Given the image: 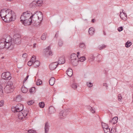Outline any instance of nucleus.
<instances>
[{
    "label": "nucleus",
    "mask_w": 133,
    "mask_h": 133,
    "mask_svg": "<svg viewBox=\"0 0 133 133\" xmlns=\"http://www.w3.org/2000/svg\"><path fill=\"white\" fill-rule=\"evenodd\" d=\"M11 37L10 36L5 35L3 38L0 40V49L4 48L6 49L11 50L13 48V45L10 43Z\"/></svg>",
    "instance_id": "f257e3e1"
},
{
    "label": "nucleus",
    "mask_w": 133,
    "mask_h": 133,
    "mask_svg": "<svg viewBox=\"0 0 133 133\" xmlns=\"http://www.w3.org/2000/svg\"><path fill=\"white\" fill-rule=\"evenodd\" d=\"M7 14L4 21L8 23L10 21H14L16 18V14L14 11L10 9H7Z\"/></svg>",
    "instance_id": "f03ea898"
},
{
    "label": "nucleus",
    "mask_w": 133,
    "mask_h": 133,
    "mask_svg": "<svg viewBox=\"0 0 133 133\" xmlns=\"http://www.w3.org/2000/svg\"><path fill=\"white\" fill-rule=\"evenodd\" d=\"M20 36L17 34L13 36V39L11 38V42L10 43L11 44L13 45V48L15 44H19L21 43Z\"/></svg>",
    "instance_id": "7ed1b4c3"
},
{
    "label": "nucleus",
    "mask_w": 133,
    "mask_h": 133,
    "mask_svg": "<svg viewBox=\"0 0 133 133\" xmlns=\"http://www.w3.org/2000/svg\"><path fill=\"white\" fill-rule=\"evenodd\" d=\"M6 85L4 88V91L7 94L11 93L14 91V86L12 83L10 81H9L6 83Z\"/></svg>",
    "instance_id": "20e7f679"
},
{
    "label": "nucleus",
    "mask_w": 133,
    "mask_h": 133,
    "mask_svg": "<svg viewBox=\"0 0 133 133\" xmlns=\"http://www.w3.org/2000/svg\"><path fill=\"white\" fill-rule=\"evenodd\" d=\"M42 4V2L38 0H34L29 5V7L34 8L37 9L41 6Z\"/></svg>",
    "instance_id": "39448f33"
},
{
    "label": "nucleus",
    "mask_w": 133,
    "mask_h": 133,
    "mask_svg": "<svg viewBox=\"0 0 133 133\" xmlns=\"http://www.w3.org/2000/svg\"><path fill=\"white\" fill-rule=\"evenodd\" d=\"M30 16V14L28 11L26 12H23L20 17V21L23 22V20L29 18Z\"/></svg>",
    "instance_id": "423d86ee"
},
{
    "label": "nucleus",
    "mask_w": 133,
    "mask_h": 133,
    "mask_svg": "<svg viewBox=\"0 0 133 133\" xmlns=\"http://www.w3.org/2000/svg\"><path fill=\"white\" fill-rule=\"evenodd\" d=\"M2 78L5 80H9L11 78V74L8 72H5L2 74Z\"/></svg>",
    "instance_id": "0eeeda50"
},
{
    "label": "nucleus",
    "mask_w": 133,
    "mask_h": 133,
    "mask_svg": "<svg viewBox=\"0 0 133 133\" xmlns=\"http://www.w3.org/2000/svg\"><path fill=\"white\" fill-rule=\"evenodd\" d=\"M32 20L30 17L25 20H23V22H21L25 26H27L30 25L32 23Z\"/></svg>",
    "instance_id": "6e6552de"
},
{
    "label": "nucleus",
    "mask_w": 133,
    "mask_h": 133,
    "mask_svg": "<svg viewBox=\"0 0 133 133\" xmlns=\"http://www.w3.org/2000/svg\"><path fill=\"white\" fill-rule=\"evenodd\" d=\"M7 9H2L0 12V16L2 19L4 21L6 18V15L7 13H6Z\"/></svg>",
    "instance_id": "1a4fd4ad"
},
{
    "label": "nucleus",
    "mask_w": 133,
    "mask_h": 133,
    "mask_svg": "<svg viewBox=\"0 0 133 133\" xmlns=\"http://www.w3.org/2000/svg\"><path fill=\"white\" fill-rule=\"evenodd\" d=\"M69 112L68 110L64 111H61L59 113V116L60 118H63L65 117L68 114Z\"/></svg>",
    "instance_id": "9d476101"
},
{
    "label": "nucleus",
    "mask_w": 133,
    "mask_h": 133,
    "mask_svg": "<svg viewBox=\"0 0 133 133\" xmlns=\"http://www.w3.org/2000/svg\"><path fill=\"white\" fill-rule=\"evenodd\" d=\"M44 52H45L46 54L52 56L53 54L52 51L50 50V46H48L46 49L44 50Z\"/></svg>",
    "instance_id": "9b49d317"
},
{
    "label": "nucleus",
    "mask_w": 133,
    "mask_h": 133,
    "mask_svg": "<svg viewBox=\"0 0 133 133\" xmlns=\"http://www.w3.org/2000/svg\"><path fill=\"white\" fill-rule=\"evenodd\" d=\"M38 11H36L30 16V18H31L32 21H36L38 19Z\"/></svg>",
    "instance_id": "f8f14e48"
},
{
    "label": "nucleus",
    "mask_w": 133,
    "mask_h": 133,
    "mask_svg": "<svg viewBox=\"0 0 133 133\" xmlns=\"http://www.w3.org/2000/svg\"><path fill=\"white\" fill-rule=\"evenodd\" d=\"M57 62L51 63L49 65V67L51 70H53L56 69L58 65Z\"/></svg>",
    "instance_id": "ddd939ff"
},
{
    "label": "nucleus",
    "mask_w": 133,
    "mask_h": 133,
    "mask_svg": "<svg viewBox=\"0 0 133 133\" xmlns=\"http://www.w3.org/2000/svg\"><path fill=\"white\" fill-rule=\"evenodd\" d=\"M11 110L12 112L15 113L17 112L19 113V112H21V111H22V110H20L19 108L17 107L16 106L13 108H12Z\"/></svg>",
    "instance_id": "4468645a"
},
{
    "label": "nucleus",
    "mask_w": 133,
    "mask_h": 133,
    "mask_svg": "<svg viewBox=\"0 0 133 133\" xmlns=\"http://www.w3.org/2000/svg\"><path fill=\"white\" fill-rule=\"evenodd\" d=\"M38 19L37 20L41 22L43 19V15L42 13L40 11H38Z\"/></svg>",
    "instance_id": "2eb2a0df"
},
{
    "label": "nucleus",
    "mask_w": 133,
    "mask_h": 133,
    "mask_svg": "<svg viewBox=\"0 0 133 133\" xmlns=\"http://www.w3.org/2000/svg\"><path fill=\"white\" fill-rule=\"evenodd\" d=\"M65 62V60L64 57H60L57 62L58 64H63Z\"/></svg>",
    "instance_id": "dca6fc26"
},
{
    "label": "nucleus",
    "mask_w": 133,
    "mask_h": 133,
    "mask_svg": "<svg viewBox=\"0 0 133 133\" xmlns=\"http://www.w3.org/2000/svg\"><path fill=\"white\" fill-rule=\"evenodd\" d=\"M118 118L117 117H114L111 120L109 121L110 123H112L113 124H115L117 122Z\"/></svg>",
    "instance_id": "f3484780"
},
{
    "label": "nucleus",
    "mask_w": 133,
    "mask_h": 133,
    "mask_svg": "<svg viewBox=\"0 0 133 133\" xmlns=\"http://www.w3.org/2000/svg\"><path fill=\"white\" fill-rule=\"evenodd\" d=\"M49 113L52 114L54 113L56 111L55 108L52 106H50L49 108Z\"/></svg>",
    "instance_id": "a211bd4d"
},
{
    "label": "nucleus",
    "mask_w": 133,
    "mask_h": 133,
    "mask_svg": "<svg viewBox=\"0 0 133 133\" xmlns=\"http://www.w3.org/2000/svg\"><path fill=\"white\" fill-rule=\"evenodd\" d=\"M37 21L38 20H36V21H32V22L33 25L36 27L39 26L41 23V22L39 21Z\"/></svg>",
    "instance_id": "6ab92c4d"
},
{
    "label": "nucleus",
    "mask_w": 133,
    "mask_h": 133,
    "mask_svg": "<svg viewBox=\"0 0 133 133\" xmlns=\"http://www.w3.org/2000/svg\"><path fill=\"white\" fill-rule=\"evenodd\" d=\"M49 125L48 124V122H46L45 124L44 130L45 133H47L49 131Z\"/></svg>",
    "instance_id": "aec40b11"
},
{
    "label": "nucleus",
    "mask_w": 133,
    "mask_h": 133,
    "mask_svg": "<svg viewBox=\"0 0 133 133\" xmlns=\"http://www.w3.org/2000/svg\"><path fill=\"white\" fill-rule=\"evenodd\" d=\"M55 79L54 77H51L49 81V84L51 85H54L55 82Z\"/></svg>",
    "instance_id": "412c9836"
},
{
    "label": "nucleus",
    "mask_w": 133,
    "mask_h": 133,
    "mask_svg": "<svg viewBox=\"0 0 133 133\" xmlns=\"http://www.w3.org/2000/svg\"><path fill=\"white\" fill-rule=\"evenodd\" d=\"M71 59L70 60H74L75 59H78V58L77 57L76 55L74 53L72 54L71 55Z\"/></svg>",
    "instance_id": "4be33fe9"
},
{
    "label": "nucleus",
    "mask_w": 133,
    "mask_h": 133,
    "mask_svg": "<svg viewBox=\"0 0 133 133\" xmlns=\"http://www.w3.org/2000/svg\"><path fill=\"white\" fill-rule=\"evenodd\" d=\"M66 72L67 75L69 76H71L73 74L72 70L70 68H69Z\"/></svg>",
    "instance_id": "5701e85b"
},
{
    "label": "nucleus",
    "mask_w": 133,
    "mask_h": 133,
    "mask_svg": "<svg viewBox=\"0 0 133 133\" xmlns=\"http://www.w3.org/2000/svg\"><path fill=\"white\" fill-rule=\"evenodd\" d=\"M89 33L91 35H92L95 33V29L93 27L90 28L89 29Z\"/></svg>",
    "instance_id": "b1692460"
},
{
    "label": "nucleus",
    "mask_w": 133,
    "mask_h": 133,
    "mask_svg": "<svg viewBox=\"0 0 133 133\" xmlns=\"http://www.w3.org/2000/svg\"><path fill=\"white\" fill-rule=\"evenodd\" d=\"M72 65L74 66H76L78 64V59H75L70 61Z\"/></svg>",
    "instance_id": "393cba45"
},
{
    "label": "nucleus",
    "mask_w": 133,
    "mask_h": 133,
    "mask_svg": "<svg viewBox=\"0 0 133 133\" xmlns=\"http://www.w3.org/2000/svg\"><path fill=\"white\" fill-rule=\"evenodd\" d=\"M23 115L22 112H21L19 113V114H18V119H19L22 120L25 118V117Z\"/></svg>",
    "instance_id": "a878e982"
},
{
    "label": "nucleus",
    "mask_w": 133,
    "mask_h": 133,
    "mask_svg": "<svg viewBox=\"0 0 133 133\" xmlns=\"http://www.w3.org/2000/svg\"><path fill=\"white\" fill-rule=\"evenodd\" d=\"M95 59V57L93 55L91 54L90 55L89 57H88L89 61L90 62L93 61Z\"/></svg>",
    "instance_id": "bb28decb"
},
{
    "label": "nucleus",
    "mask_w": 133,
    "mask_h": 133,
    "mask_svg": "<svg viewBox=\"0 0 133 133\" xmlns=\"http://www.w3.org/2000/svg\"><path fill=\"white\" fill-rule=\"evenodd\" d=\"M40 62L38 61H36L33 63V65L36 68L40 65Z\"/></svg>",
    "instance_id": "cd10ccee"
},
{
    "label": "nucleus",
    "mask_w": 133,
    "mask_h": 133,
    "mask_svg": "<svg viewBox=\"0 0 133 133\" xmlns=\"http://www.w3.org/2000/svg\"><path fill=\"white\" fill-rule=\"evenodd\" d=\"M23 93H26L28 91V89L25 87L24 86H23L21 89Z\"/></svg>",
    "instance_id": "c85d7f7f"
},
{
    "label": "nucleus",
    "mask_w": 133,
    "mask_h": 133,
    "mask_svg": "<svg viewBox=\"0 0 133 133\" xmlns=\"http://www.w3.org/2000/svg\"><path fill=\"white\" fill-rule=\"evenodd\" d=\"M6 81L4 79H0V85L2 86L4 85L6 83Z\"/></svg>",
    "instance_id": "c756f323"
},
{
    "label": "nucleus",
    "mask_w": 133,
    "mask_h": 133,
    "mask_svg": "<svg viewBox=\"0 0 133 133\" xmlns=\"http://www.w3.org/2000/svg\"><path fill=\"white\" fill-rule=\"evenodd\" d=\"M22 98L20 95L17 96L16 97V101L18 102H19L22 100Z\"/></svg>",
    "instance_id": "7c9ffc66"
},
{
    "label": "nucleus",
    "mask_w": 133,
    "mask_h": 133,
    "mask_svg": "<svg viewBox=\"0 0 133 133\" xmlns=\"http://www.w3.org/2000/svg\"><path fill=\"white\" fill-rule=\"evenodd\" d=\"M101 124L103 129L109 128L108 125L102 122Z\"/></svg>",
    "instance_id": "2f4dec72"
},
{
    "label": "nucleus",
    "mask_w": 133,
    "mask_h": 133,
    "mask_svg": "<svg viewBox=\"0 0 133 133\" xmlns=\"http://www.w3.org/2000/svg\"><path fill=\"white\" fill-rule=\"evenodd\" d=\"M17 107L19 108L20 110H22L23 109V105L21 104H18L16 106Z\"/></svg>",
    "instance_id": "473e14b6"
},
{
    "label": "nucleus",
    "mask_w": 133,
    "mask_h": 133,
    "mask_svg": "<svg viewBox=\"0 0 133 133\" xmlns=\"http://www.w3.org/2000/svg\"><path fill=\"white\" fill-rule=\"evenodd\" d=\"M121 14H122V12H121L120 14V17L121 18H122V19H123L125 21L127 19V14H126L125 13H123V14H124V16H125V17L124 19H123V17H122V15Z\"/></svg>",
    "instance_id": "72a5a7b5"
},
{
    "label": "nucleus",
    "mask_w": 133,
    "mask_h": 133,
    "mask_svg": "<svg viewBox=\"0 0 133 133\" xmlns=\"http://www.w3.org/2000/svg\"><path fill=\"white\" fill-rule=\"evenodd\" d=\"M46 35L45 33L43 34L41 37V39L43 40H45L46 38Z\"/></svg>",
    "instance_id": "f704fd0d"
},
{
    "label": "nucleus",
    "mask_w": 133,
    "mask_h": 133,
    "mask_svg": "<svg viewBox=\"0 0 133 133\" xmlns=\"http://www.w3.org/2000/svg\"><path fill=\"white\" fill-rule=\"evenodd\" d=\"M131 45V42L129 41H127L125 43V46L127 48H129Z\"/></svg>",
    "instance_id": "c9c22d12"
},
{
    "label": "nucleus",
    "mask_w": 133,
    "mask_h": 133,
    "mask_svg": "<svg viewBox=\"0 0 133 133\" xmlns=\"http://www.w3.org/2000/svg\"><path fill=\"white\" fill-rule=\"evenodd\" d=\"M89 110L91 111L92 113H95V111L92 109V108L90 106H88L87 107Z\"/></svg>",
    "instance_id": "e433bc0d"
},
{
    "label": "nucleus",
    "mask_w": 133,
    "mask_h": 133,
    "mask_svg": "<svg viewBox=\"0 0 133 133\" xmlns=\"http://www.w3.org/2000/svg\"><path fill=\"white\" fill-rule=\"evenodd\" d=\"M77 83H74L71 84V86L72 88L75 90L77 88Z\"/></svg>",
    "instance_id": "4c0bfd02"
},
{
    "label": "nucleus",
    "mask_w": 133,
    "mask_h": 133,
    "mask_svg": "<svg viewBox=\"0 0 133 133\" xmlns=\"http://www.w3.org/2000/svg\"><path fill=\"white\" fill-rule=\"evenodd\" d=\"M39 107L41 108H43L45 106V104L44 102H41L39 104Z\"/></svg>",
    "instance_id": "58836bf2"
},
{
    "label": "nucleus",
    "mask_w": 133,
    "mask_h": 133,
    "mask_svg": "<svg viewBox=\"0 0 133 133\" xmlns=\"http://www.w3.org/2000/svg\"><path fill=\"white\" fill-rule=\"evenodd\" d=\"M35 88L34 87H33L31 88L29 90V92L30 93H34L35 91Z\"/></svg>",
    "instance_id": "ea45409f"
},
{
    "label": "nucleus",
    "mask_w": 133,
    "mask_h": 133,
    "mask_svg": "<svg viewBox=\"0 0 133 133\" xmlns=\"http://www.w3.org/2000/svg\"><path fill=\"white\" fill-rule=\"evenodd\" d=\"M106 47V45L104 44L99 45L98 46V48L99 50H101L103 48H104Z\"/></svg>",
    "instance_id": "a19ab883"
},
{
    "label": "nucleus",
    "mask_w": 133,
    "mask_h": 133,
    "mask_svg": "<svg viewBox=\"0 0 133 133\" xmlns=\"http://www.w3.org/2000/svg\"><path fill=\"white\" fill-rule=\"evenodd\" d=\"M36 83L37 85H40L42 84V81L41 80L39 79L37 80Z\"/></svg>",
    "instance_id": "79ce46f5"
},
{
    "label": "nucleus",
    "mask_w": 133,
    "mask_h": 133,
    "mask_svg": "<svg viewBox=\"0 0 133 133\" xmlns=\"http://www.w3.org/2000/svg\"><path fill=\"white\" fill-rule=\"evenodd\" d=\"M63 41L61 39H59L58 42V45L59 46H62L63 44Z\"/></svg>",
    "instance_id": "37998d69"
},
{
    "label": "nucleus",
    "mask_w": 133,
    "mask_h": 133,
    "mask_svg": "<svg viewBox=\"0 0 133 133\" xmlns=\"http://www.w3.org/2000/svg\"><path fill=\"white\" fill-rule=\"evenodd\" d=\"M80 58L78 59L79 61L81 62H83L85 60V57L84 56H82L81 57H79Z\"/></svg>",
    "instance_id": "c03bdc74"
},
{
    "label": "nucleus",
    "mask_w": 133,
    "mask_h": 133,
    "mask_svg": "<svg viewBox=\"0 0 133 133\" xmlns=\"http://www.w3.org/2000/svg\"><path fill=\"white\" fill-rule=\"evenodd\" d=\"M87 86L89 87H91L93 86V84L92 83L90 82H87Z\"/></svg>",
    "instance_id": "a18cd8bd"
},
{
    "label": "nucleus",
    "mask_w": 133,
    "mask_h": 133,
    "mask_svg": "<svg viewBox=\"0 0 133 133\" xmlns=\"http://www.w3.org/2000/svg\"><path fill=\"white\" fill-rule=\"evenodd\" d=\"M34 62L32 61L31 60L30 61H29L28 63V65L29 66H31L32 64H33Z\"/></svg>",
    "instance_id": "49530a36"
},
{
    "label": "nucleus",
    "mask_w": 133,
    "mask_h": 133,
    "mask_svg": "<svg viewBox=\"0 0 133 133\" xmlns=\"http://www.w3.org/2000/svg\"><path fill=\"white\" fill-rule=\"evenodd\" d=\"M118 98L119 101H121V100L122 99V97L120 94H119L118 95Z\"/></svg>",
    "instance_id": "de8ad7c7"
},
{
    "label": "nucleus",
    "mask_w": 133,
    "mask_h": 133,
    "mask_svg": "<svg viewBox=\"0 0 133 133\" xmlns=\"http://www.w3.org/2000/svg\"><path fill=\"white\" fill-rule=\"evenodd\" d=\"M28 132L29 133H36V130L30 129L28 131Z\"/></svg>",
    "instance_id": "09e8293b"
},
{
    "label": "nucleus",
    "mask_w": 133,
    "mask_h": 133,
    "mask_svg": "<svg viewBox=\"0 0 133 133\" xmlns=\"http://www.w3.org/2000/svg\"><path fill=\"white\" fill-rule=\"evenodd\" d=\"M23 114L25 118L27 115L28 112L26 111H23Z\"/></svg>",
    "instance_id": "8fccbe9b"
},
{
    "label": "nucleus",
    "mask_w": 133,
    "mask_h": 133,
    "mask_svg": "<svg viewBox=\"0 0 133 133\" xmlns=\"http://www.w3.org/2000/svg\"><path fill=\"white\" fill-rule=\"evenodd\" d=\"M4 104V102L3 100H1L0 101V107L3 106Z\"/></svg>",
    "instance_id": "3c124183"
},
{
    "label": "nucleus",
    "mask_w": 133,
    "mask_h": 133,
    "mask_svg": "<svg viewBox=\"0 0 133 133\" xmlns=\"http://www.w3.org/2000/svg\"><path fill=\"white\" fill-rule=\"evenodd\" d=\"M85 45L84 43H81L79 44V46L81 48H85Z\"/></svg>",
    "instance_id": "603ef678"
},
{
    "label": "nucleus",
    "mask_w": 133,
    "mask_h": 133,
    "mask_svg": "<svg viewBox=\"0 0 133 133\" xmlns=\"http://www.w3.org/2000/svg\"><path fill=\"white\" fill-rule=\"evenodd\" d=\"M34 102L33 101L31 100L28 101L27 103L28 105H30L32 104Z\"/></svg>",
    "instance_id": "864d4df0"
},
{
    "label": "nucleus",
    "mask_w": 133,
    "mask_h": 133,
    "mask_svg": "<svg viewBox=\"0 0 133 133\" xmlns=\"http://www.w3.org/2000/svg\"><path fill=\"white\" fill-rule=\"evenodd\" d=\"M36 57H35V56L33 55L32 56L31 58V60L32 61H33V62H34L35 61V60H36Z\"/></svg>",
    "instance_id": "5fc2aeb1"
},
{
    "label": "nucleus",
    "mask_w": 133,
    "mask_h": 133,
    "mask_svg": "<svg viewBox=\"0 0 133 133\" xmlns=\"http://www.w3.org/2000/svg\"><path fill=\"white\" fill-rule=\"evenodd\" d=\"M117 30L119 32L123 30V28L122 26H120L118 28Z\"/></svg>",
    "instance_id": "6e6d98bb"
},
{
    "label": "nucleus",
    "mask_w": 133,
    "mask_h": 133,
    "mask_svg": "<svg viewBox=\"0 0 133 133\" xmlns=\"http://www.w3.org/2000/svg\"><path fill=\"white\" fill-rule=\"evenodd\" d=\"M3 90H1L0 91V97H2L3 96Z\"/></svg>",
    "instance_id": "4d7b16f0"
},
{
    "label": "nucleus",
    "mask_w": 133,
    "mask_h": 133,
    "mask_svg": "<svg viewBox=\"0 0 133 133\" xmlns=\"http://www.w3.org/2000/svg\"><path fill=\"white\" fill-rule=\"evenodd\" d=\"M103 85L106 87V89H108V85L106 83H104L103 84Z\"/></svg>",
    "instance_id": "13d9d810"
},
{
    "label": "nucleus",
    "mask_w": 133,
    "mask_h": 133,
    "mask_svg": "<svg viewBox=\"0 0 133 133\" xmlns=\"http://www.w3.org/2000/svg\"><path fill=\"white\" fill-rule=\"evenodd\" d=\"M27 56V55L26 53H24L22 54V57L24 58H26Z\"/></svg>",
    "instance_id": "bf43d9fd"
},
{
    "label": "nucleus",
    "mask_w": 133,
    "mask_h": 133,
    "mask_svg": "<svg viewBox=\"0 0 133 133\" xmlns=\"http://www.w3.org/2000/svg\"><path fill=\"white\" fill-rule=\"evenodd\" d=\"M103 130L105 133V132H107L108 131H110V129L109 128L104 129Z\"/></svg>",
    "instance_id": "052dcab7"
},
{
    "label": "nucleus",
    "mask_w": 133,
    "mask_h": 133,
    "mask_svg": "<svg viewBox=\"0 0 133 133\" xmlns=\"http://www.w3.org/2000/svg\"><path fill=\"white\" fill-rule=\"evenodd\" d=\"M29 77V75H27L26 76V77H25V79L24 80V82H25L28 79V77Z\"/></svg>",
    "instance_id": "680f3d73"
},
{
    "label": "nucleus",
    "mask_w": 133,
    "mask_h": 133,
    "mask_svg": "<svg viewBox=\"0 0 133 133\" xmlns=\"http://www.w3.org/2000/svg\"><path fill=\"white\" fill-rule=\"evenodd\" d=\"M58 31L57 32H56V34L55 35V36L54 37L55 38H57L58 35Z\"/></svg>",
    "instance_id": "e2e57ef3"
},
{
    "label": "nucleus",
    "mask_w": 133,
    "mask_h": 133,
    "mask_svg": "<svg viewBox=\"0 0 133 133\" xmlns=\"http://www.w3.org/2000/svg\"><path fill=\"white\" fill-rule=\"evenodd\" d=\"M80 54V53L79 52H77V57L78 58H79V55Z\"/></svg>",
    "instance_id": "0e129e2a"
},
{
    "label": "nucleus",
    "mask_w": 133,
    "mask_h": 133,
    "mask_svg": "<svg viewBox=\"0 0 133 133\" xmlns=\"http://www.w3.org/2000/svg\"><path fill=\"white\" fill-rule=\"evenodd\" d=\"M3 88V87L2 86H1V85H0V91L1 90H3L2 89Z\"/></svg>",
    "instance_id": "69168bd1"
},
{
    "label": "nucleus",
    "mask_w": 133,
    "mask_h": 133,
    "mask_svg": "<svg viewBox=\"0 0 133 133\" xmlns=\"http://www.w3.org/2000/svg\"><path fill=\"white\" fill-rule=\"evenodd\" d=\"M103 33L104 35H106V34L105 33V31H104L103 30Z\"/></svg>",
    "instance_id": "338daca9"
},
{
    "label": "nucleus",
    "mask_w": 133,
    "mask_h": 133,
    "mask_svg": "<svg viewBox=\"0 0 133 133\" xmlns=\"http://www.w3.org/2000/svg\"><path fill=\"white\" fill-rule=\"evenodd\" d=\"M36 45V43H34V44L33 45V47L34 48H35Z\"/></svg>",
    "instance_id": "774afa93"
}]
</instances>
